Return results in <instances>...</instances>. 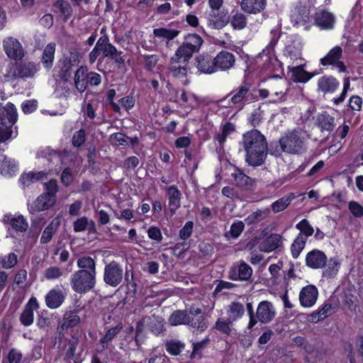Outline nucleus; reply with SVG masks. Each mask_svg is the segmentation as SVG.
I'll return each mask as SVG.
<instances>
[{
  "mask_svg": "<svg viewBox=\"0 0 363 363\" xmlns=\"http://www.w3.org/2000/svg\"><path fill=\"white\" fill-rule=\"evenodd\" d=\"M276 311L273 304L268 301H261L257 308L256 319L262 323H269L275 317Z\"/></svg>",
  "mask_w": 363,
  "mask_h": 363,
  "instance_id": "obj_11",
  "label": "nucleus"
},
{
  "mask_svg": "<svg viewBox=\"0 0 363 363\" xmlns=\"http://www.w3.org/2000/svg\"><path fill=\"white\" fill-rule=\"evenodd\" d=\"M196 65L199 71L204 74H212L216 72L215 57L201 54L196 58Z\"/></svg>",
  "mask_w": 363,
  "mask_h": 363,
  "instance_id": "obj_17",
  "label": "nucleus"
},
{
  "mask_svg": "<svg viewBox=\"0 0 363 363\" xmlns=\"http://www.w3.org/2000/svg\"><path fill=\"white\" fill-rule=\"evenodd\" d=\"M235 130V125L232 123H226L222 129L220 133H217L215 135V139L220 144H223L226 140V138L230 135Z\"/></svg>",
  "mask_w": 363,
  "mask_h": 363,
  "instance_id": "obj_47",
  "label": "nucleus"
},
{
  "mask_svg": "<svg viewBox=\"0 0 363 363\" xmlns=\"http://www.w3.org/2000/svg\"><path fill=\"white\" fill-rule=\"evenodd\" d=\"M13 133V127L0 125V143L9 140Z\"/></svg>",
  "mask_w": 363,
  "mask_h": 363,
  "instance_id": "obj_63",
  "label": "nucleus"
},
{
  "mask_svg": "<svg viewBox=\"0 0 363 363\" xmlns=\"http://www.w3.org/2000/svg\"><path fill=\"white\" fill-rule=\"evenodd\" d=\"M102 53V56L99 60H102L106 57H112L113 54L117 53V48L110 43L109 38L106 34H104L100 37L93 48L89 54V62L90 64H94L97 58Z\"/></svg>",
  "mask_w": 363,
  "mask_h": 363,
  "instance_id": "obj_7",
  "label": "nucleus"
},
{
  "mask_svg": "<svg viewBox=\"0 0 363 363\" xmlns=\"http://www.w3.org/2000/svg\"><path fill=\"white\" fill-rule=\"evenodd\" d=\"M252 274V268L245 262L238 266V270L233 269L229 272V278L232 280H248Z\"/></svg>",
  "mask_w": 363,
  "mask_h": 363,
  "instance_id": "obj_25",
  "label": "nucleus"
},
{
  "mask_svg": "<svg viewBox=\"0 0 363 363\" xmlns=\"http://www.w3.org/2000/svg\"><path fill=\"white\" fill-rule=\"evenodd\" d=\"M327 256L319 250L314 249L307 253L306 256V264L307 267L317 269L325 267L327 263Z\"/></svg>",
  "mask_w": 363,
  "mask_h": 363,
  "instance_id": "obj_12",
  "label": "nucleus"
},
{
  "mask_svg": "<svg viewBox=\"0 0 363 363\" xmlns=\"http://www.w3.org/2000/svg\"><path fill=\"white\" fill-rule=\"evenodd\" d=\"M63 60L74 66H77L80 62V53L76 48H71L69 50V55Z\"/></svg>",
  "mask_w": 363,
  "mask_h": 363,
  "instance_id": "obj_55",
  "label": "nucleus"
},
{
  "mask_svg": "<svg viewBox=\"0 0 363 363\" xmlns=\"http://www.w3.org/2000/svg\"><path fill=\"white\" fill-rule=\"evenodd\" d=\"M44 277L48 280L58 279L63 276L62 269L57 266L47 268L43 273Z\"/></svg>",
  "mask_w": 363,
  "mask_h": 363,
  "instance_id": "obj_48",
  "label": "nucleus"
},
{
  "mask_svg": "<svg viewBox=\"0 0 363 363\" xmlns=\"http://www.w3.org/2000/svg\"><path fill=\"white\" fill-rule=\"evenodd\" d=\"M349 210L356 218H361L363 216V207L356 201H350L349 203Z\"/></svg>",
  "mask_w": 363,
  "mask_h": 363,
  "instance_id": "obj_64",
  "label": "nucleus"
},
{
  "mask_svg": "<svg viewBox=\"0 0 363 363\" xmlns=\"http://www.w3.org/2000/svg\"><path fill=\"white\" fill-rule=\"evenodd\" d=\"M215 57L216 71H227L233 68L235 63V55L228 51L220 52Z\"/></svg>",
  "mask_w": 363,
  "mask_h": 363,
  "instance_id": "obj_16",
  "label": "nucleus"
},
{
  "mask_svg": "<svg viewBox=\"0 0 363 363\" xmlns=\"http://www.w3.org/2000/svg\"><path fill=\"white\" fill-rule=\"evenodd\" d=\"M240 5L244 12L257 14L265 9L267 0H241Z\"/></svg>",
  "mask_w": 363,
  "mask_h": 363,
  "instance_id": "obj_21",
  "label": "nucleus"
},
{
  "mask_svg": "<svg viewBox=\"0 0 363 363\" xmlns=\"http://www.w3.org/2000/svg\"><path fill=\"white\" fill-rule=\"evenodd\" d=\"M342 53V48L340 46H336L325 57L320 60V64L323 66L333 65L339 60Z\"/></svg>",
  "mask_w": 363,
  "mask_h": 363,
  "instance_id": "obj_36",
  "label": "nucleus"
},
{
  "mask_svg": "<svg viewBox=\"0 0 363 363\" xmlns=\"http://www.w3.org/2000/svg\"><path fill=\"white\" fill-rule=\"evenodd\" d=\"M306 241V238L302 237V235H297L291 246V255L294 258H297L299 256L300 253L305 247Z\"/></svg>",
  "mask_w": 363,
  "mask_h": 363,
  "instance_id": "obj_42",
  "label": "nucleus"
},
{
  "mask_svg": "<svg viewBox=\"0 0 363 363\" xmlns=\"http://www.w3.org/2000/svg\"><path fill=\"white\" fill-rule=\"evenodd\" d=\"M80 322L79 316L74 313H71L66 315L64 318V322L62 326L68 328L76 326Z\"/></svg>",
  "mask_w": 363,
  "mask_h": 363,
  "instance_id": "obj_56",
  "label": "nucleus"
},
{
  "mask_svg": "<svg viewBox=\"0 0 363 363\" xmlns=\"http://www.w3.org/2000/svg\"><path fill=\"white\" fill-rule=\"evenodd\" d=\"M39 308L37 299L32 296L25 306L20 316L21 323L25 326H29L33 323V311Z\"/></svg>",
  "mask_w": 363,
  "mask_h": 363,
  "instance_id": "obj_19",
  "label": "nucleus"
},
{
  "mask_svg": "<svg viewBox=\"0 0 363 363\" xmlns=\"http://www.w3.org/2000/svg\"><path fill=\"white\" fill-rule=\"evenodd\" d=\"M184 345L178 340H171L166 343L167 351L172 355H179L184 349Z\"/></svg>",
  "mask_w": 363,
  "mask_h": 363,
  "instance_id": "obj_49",
  "label": "nucleus"
},
{
  "mask_svg": "<svg viewBox=\"0 0 363 363\" xmlns=\"http://www.w3.org/2000/svg\"><path fill=\"white\" fill-rule=\"evenodd\" d=\"M311 0H298L294 10L291 11L290 18L294 26H304L305 29L309 28L311 22Z\"/></svg>",
  "mask_w": 363,
  "mask_h": 363,
  "instance_id": "obj_6",
  "label": "nucleus"
},
{
  "mask_svg": "<svg viewBox=\"0 0 363 363\" xmlns=\"http://www.w3.org/2000/svg\"><path fill=\"white\" fill-rule=\"evenodd\" d=\"M250 89V84L247 82H243L235 91L232 96L230 101L234 104H237L242 101L247 96Z\"/></svg>",
  "mask_w": 363,
  "mask_h": 363,
  "instance_id": "obj_38",
  "label": "nucleus"
},
{
  "mask_svg": "<svg viewBox=\"0 0 363 363\" xmlns=\"http://www.w3.org/2000/svg\"><path fill=\"white\" fill-rule=\"evenodd\" d=\"M54 7L60 11L61 15L64 18L65 21H66L72 13V8L71 5L66 1H57L54 4Z\"/></svg>",
  "mask_w": 363,
  "mask_h": 363,
  "instance_id": "obj_43",
  "label": "nucleus"
},
{
  "mask_svg": "<svg viewBox=\"0 0 363 363\" xmlns=\"http://www.w3.org/2000/svg\"><path fill=\"white\" fill-rule=\"evenodd\" d=\"M291 79L295 82L306 83L317 73H309L303 69L302 66H296L290 68Z\"/></svg>",
  "mask_w": 363,
  "mask_h": 363,
  "instance_id": "obj_29",
  "label": "nucleus"
},
{
  "mask_svg": "<svg viewBox=\"0 0 363 363\" xmlns=\"http://www.w3.org/2000/svg\"><path fill=\"white\" fill-rule=\"evenodd\" d=\"M169 321L172 325H189L200 332L205 330L208 327L202 310L194 307H191L189 311H174Z\"/></svg>",
  "mask_w": 363,
  "mask_h": 363,
  "instance_id": "obj_4",
  "label": "nucleus"
},
{
  "mask_svg": "<svg viewBox=\"0 0 363 363\" xmlns=\"http://www.w3.org/2000/svg\"><path fill=\"white\" fill-rule=\"evenodd\" d=\"M167 196L169 210L174 214L181 206L182 194L176 186L172 185L167 189Z\"/></svg>",
  "mask_w": 363,
  "mask_h": 363,
  "instance_id": "obj_23",
  "label": "nucleus"
},
{
  "mask_svg": "<svg viewBox=\"0 0 363 363\" xmlns=\"http://www.w3.org/2000/svg\"><path fill=\"white\" fill-rule=\"evenodd\" d=\"M17 255L13 252L9 253L2 259V267L4 269H11L17 264Z\"/></svg>",
  "mask_w": 363,
  "mask_h": 363,
  "instance_id": "obj_61",
  "label": "nucleus"
},
{
  "mask_svg": "<svg viewBox=\"0 0 363 363\" xmlns=\"http://www.w3.org/2000/svg\"><path fill=\"white\" fill-rule=\"evenodd\" d=\"M232 176L233 177L236 184L239 186L243 187L252 184V179L240 170L233 173Z\"/></svg>",
  "mask_w": 363,
  "mask_h": 363,
  "instance_id": "obj_51",
  "label": "nucleus"
},
{
  "mask_svg": "<svg viewBox=\"0 0 363 363\" xmlns=\"http://www.w3.org/2000/svg\"><path fill=\"white\" fill-rule=\"evenodd\" d=\"M87 72L86 67H79L74 73V83L75 88L80 92H84L87 87Z\"/></svg>",
  "mask_w": 363,
  "mask_h": 363,
  "instance_id": "obj_26",
  "label": "nucleus"
},
{
  "mask_svg": "<svg viewBox=\"0 0 363 363\" xmlns=\"http://www.w3.org/2000/svg\"><path fill=\"white\" fill-rule=\"evenodd\" d=\"M39 69V65L33 62H21L16 63L9 73L14 79L21 78L26 79L33 78Z\"/></svg>",
  "mask_w": 363,
  "mask_h": 363,
  "instance_id": "obj_8",
  "label": "nucleus"
},
{
  "mask_svg": "<svg viewBox=\"0 0 363 363\" xmlns=\"http://www.w3.org/2000/svg\"><path fill=\"white\" fill-rule=\"evenodd\" d=\"M296 228L298 229L300 233L298 235L306 238V239L311 236L314 233V229L306 219H303L298 223L296 225Z\"/></svg>",
  "mask_w": 363,
  "mask_h": 363,
  "instance_id": "obj_44",
  "label": "nucleus"
},
{
  "mask_svg": "<svg viewBox=\"0 0 363 363\" xmlns=\"http://www.w3.org/2000/svg\"><path fill=\"white\" fill-rule=\"evenodd\" d=\"M318 296V289L314 285L304 286L299 294L300 304L303 307H312L316 302Z\"/></svg>",
  "mask_w": 363,
  "mask_h": 363,
  "instance_id": "obj_13",
  "label": "nucleus"
},
{
  "mask_svg": "<svg viewBox=\"0 0 363 363\" xmlns=\"http://www.w3.org/2000/svg\"><path fill=\"white\" fill-rule=\"evenodd\" d=\"M55 47V43H49L43 50L41 62L43 66L48 69H51L53 65Z\"/></svg>",
  "mask_w": 363,
  "mask_h": 363,
  "instance_id": "obj_32",
  "label": "nucleus"
},
{
  "mask_svg": "<svg viewBox=\"0 0 363 363\" xmlns=\"http://www.w3.org/2000/svg\"><path fill=\"white\" fill-rule=\"evenodd\" d=\"M60 225V219L54 218L43 230L40 237V243L47 244L50 242L52 236L56 234Z\"/></svg>",
  "mask_w": 363,
  "mask_h": 363,
  "instance_id": "obj_31",
  "label": "nucleus"
},
{
  "mask_svg": "<svg viewBox=\"0 0 363 363\" xmlns=\"http://www.w3.org/2000/svg\"><path fill=\"white\" fill-rule=\"evenodd\" d=\"M194 223L192 221H187L184 226L179 230V238L186 240L189 238L193 233Z\"/></svg>",
  "mask_w": 363,
  "mask_h": 363,
  "instance_id": "obj_60",
  "label": "nucleus"
},
{
  "mask_svg": "<svg viewBox=\"0 0 363 363\" xmlns=\"http://www.w3.org/2000/svg\"><path fill=\"white\" fill-rule=\"evenodd\" d=\"M231 25L235 29L241 30L247 25L246 16L241 13H236L231 19Z\"/></svg>",
  "mask_w": 363,
  "mask_h": 363,
  "instance_id": "obj_53",
  "label": "nucleus"
},
{
  "mask_svg": "<svg viewBox=\"0 0 363 363\" xmlns=\"http://www.w3.org/2000/svg\"><path fill=\"white\" fill-rule=\"evenodd\" d=\"M339 86V81L333 76L324 75L318 81V89L324 94L334 93Z\"/></svg>",
  "mask_w": 363,
  "mask_h": 363,
  "instance_id": "obj_20",
  "label": "nucleus"
},
{
  "mask_svg": "<svg viewBox=\"0 0 363 363\" xmlns=\"http://www.w3.org/2000/svg\"><path fill=\"white\" fill-rule=\"evenodd\" d=\"M316 124L322 132H331L335 128V118L325 112L317 116Z\"/></svg>",
  "mask_w": 363,
  "mask_h": 363,
  "instance_id": "obj_30",
  "label": "nucleus"
},
{
  "mask_svg": "<svg viewBox=\"0 0 363 363\" xmlns=\"http://www.w3.org/2000/svg\"><path fill=\"white\" fill-rule=\"evenodd\" d=\"M65 295V293L60 289H51L45 296L47 306L51 309L59 308L64 302Z\"/></svg>",
  "mask_w": 363,
  "mask_h": 363,
  "instance_id": "obj_22",
  "label": "nucleus"
},
{
  "mask_svg": "<svg viewBox=\"0 0 363 363\" xmlns=\"http://www.w3.org/2000/svg\"><path fill=\"white\" fill-rule=\"evenodd\" d=\"M296 198L294 194H287L278 200L273 202L271 205L272 211L274 213H278L279 212L285 210L291 203V202Z\"/></svg>",
  "mask_w": 363,
  "mask_h": 363,
  "instance_id": "obj_34",
  "label": "nucleus"
},
{
  "mask_svg": "<svg viewBox=\"0 0 363 363\" xmlns=\"http://www.w3.org/2000/svg\"><path fill=\"white\" fill-rule=\"evenodd\" d=\"M228 23V19L223 12L219 10L211 11L208 18V26L214 29H220Z\"/></svg>",
  "mask_w": 363,
  "mask_h": 363,
  "instance_id": "obj_27",
  "label": "nucleus"
},
{
  "mask_svg": "<svg viewBox=\"0 0 363 363\" xmlns=\"http://www.w3.org/2000/svg\"><path fill=\"white\" fill-rule=\"evenodd\" d=\"M180 30L167 28H159L153 30L155 37L167 40V41L174 39L179 35Z\"/></svg>",
  "mask_w": 363,
  "mask_h": 363,
  "instance_id": "obj_35",
  "label": "nucleus"
},
{
  "mask_svg": "<svg viewBox=\"0 0 363 363\" xmlns=\"http://www.w3.org/2000/svg\"><path fill=\"white\" fill-rule=\"evenodd\" d=\"M241 144L246 152V162L250 165L259 166L264 162L267 152V143L259 130L255 129L243 134Z\"/></svg>",
  "mask_w": 363,
  "mask_h": 363,
  "instance_id": "obj_3",
  "label": "nucleus"
},
{
  "mask_svg": "<svg viewBox=\"0 0 363 363\" xmlns=\"http://www.w3.org/2000/svg\"><path fill=\"white\" fill-rule=\"evenodd\" d=\"M270 210L268 208L264 209H258L250 214L245 220L249 224L257 223L268 218Z\"/></svg>",
  "mask_w": 363,
  "mask_h": 363,
  "instance_id": "obj_39",
  "label": "nucleus"
},
{
  "mask_svg": "<svg viewBox=\"0 0 363 363\" xmlns=\"http://www.w3.org/2000/svg\"><path fill=\"white\" fill-rule=\"evenodd\" d=\"M55 202V199H52L48 195L42 194L31 204L28 205V209L30 213L34 214L51 208Z\"/></svg>",
  "mask_w": 363,
  "mask_h": 363,
  "instance_id": "obj_15",
  "label": "nucleus"
},
{
  "mask_svg": "<svg viewBox=\"0 0 363 363\" xmlns=\"http://www.w3.org/2000/svg\"><path fill=\"white\" fill-rule=\"evenodd\" d=\"M128 137L121 133H116L110 135V142L113 145L125 146L128 145Z\"/></svg>",
  "mask_w": 363,
  "mask_h": 363,
  "instance_id": "obj_54",
  "label": "nucleus"
},
{
  "mask_svg": "<svg viewBox=\"0 0 363 363\" xmlns=\"http://www.w3.org/2000/svg\"><path fill=\"white\" fill-rule=\"evenodd\" d=\"M4 49L7 56L13 60H21L24 57V50L20 42L13 37H8L4 40Z\"/></svg>",
  "mask_w": 363,
  "mask_h": 363,
  "instance_id": "obj_10",
  "label": "nucleus"
},
{
  "mask_svg": "<svg viewBox=\"0 0 363 363\" xmlns=\"http://www.w3.org/2000/svg\"><path fill=\"white\" fill-rule=\"evenodd\" d=\"M147 320H150L149 325L154 333L158 335L163 331L164 325L162 318L153 315L152 317L147 316Z\"/></svg>",
  "mask_w": 363,
  "mask_h": 363,
  "instance_id": "obj_45",
  "label": "nucleus"
},
{
  "mask_svg": "<svg viewBox=\"0 0 363 363\" xmlns=\"http://www.w3.org/2000/svg\"><path fill=\"white\" fill-rule=\"evenodd\" d=\"M227 313L228 318L233 321H235L244 315V306L240 302L233 301L229 305Z\"/></svg>",
  "mask_w": 363,
  "mask_h": 363,
  "instance_id": "obj_37",
  "label": "nucleus"
},
{
  "mask_svg": "<svg viewBox=\"0 0 363 363\" xmlns=\"http://www.w3.org/2000/svg\"><path fill=\"white\" fill-rule=\"evenodd\" d=\"M3 222L5 224L10 225L13 230L18 232H26L28 228V222L21 215L16 217L5 215L3 218Z\"/></svg>",
  "mask_w": 363,
  "mask_h": 363,
  "instance_id": "obj_24",
  "label": "nucleus"
},
{
  "mask_svg": "<svg viewBox=\"0 0 363 363\" xmlns=\"http://www.w3.org/2000/svg\"><path fill=\"white\" fill-rule=\"evenodd\" d=\"M281 150L287 153L301 155L306 151V140L299 130H294L279 140Z\"/></svg>",
  "mask_w": 363,
  "mask_h": 363,
  "instance_id": "obj_5",
  "label": "nucleus"
},
{
  "mask_svg": "<svg viewBox=\"0 0 363 363\" xmlns=\"http://www.w3.org/2000/svg\"><path fill=\"white\" fill-rule=\"evenodd\" d=\"M123 270L116 261L111 262L104 268V281L110 286L116 287L123 281Z\"/></svg>",
  "mask_w": 363,
  "mask_h": 363,
  "instance_id": "obj_9",
  "label": "nucleus"
},
{
  "mask_svg": "<svg viewBox=\"0 0 363 363\" xmlns=\"http://www.w3.org/2000/svg\"><path fill=\"white\" fill-rule=\"evenodd\" d=\"M86 140V133L85 130L83 129H80L79 130L75 132L72 136V143L73 146L76 147H81Z\"/></svg>",
  "mask_w": 363,
  "mask_h": 363,
  "instance_id": "obj_57",
  "label": "nucleus"
},
{
  "mask_svg": "<svg viewBox=\"0 0 363 363\" xmlns=\"http://www.w3.org/2000/svg\"><path fill=\"white\" fill-rule=\"evenodd\" d=\"M203 43L202 38L196 33L188 34L184 37V42L169 60L168 69L174 77L182 79L186 76L189 60L194 53L200 50Z\"/></svg>",
  "mask_w": 363,
  "mask_h": 363,
  "instance_id": "obj_1",
  "label": "nucleus"
},
{
  "mask_svg": "<svg viewBox=\"0 0 363 363\" xmlns=\"http://www.w3.org/2000/svg\"><path fill=\"white\" fill-rule=\"evenodd\" d=\"M17 164L14 160L5 155H0V172L4 175H11L17 171Z\"/></svg>",
  "mask_w": 363,
  "mask_h": 363,
  "instance_id": "obj_33",
  "label": "nucleus"
},
{
  "mask_svg": "<svg viewBox=\"0 0 363 363\" xmlns=\"http://www.w3.org/2000/svg\"><path fill=\"white\" fill-rule=\"evenodd\" d=\"M245 224L242 221L233 223L230 226L229 232L225 233V237L229 239L230 238H237L243 231Z\"/></svg>",
  "mask_w": 363,
  "mask_h": 363,
  "instance_id": "obj_50",
  "label": "nucleus"
},
{
  "mask_svg": "<svg viewBox=\"0 0 363 363\" xmlns=\"http://www.w3.org/2000/svg\"><path fill=\"white\" fill-rule=\"evenodd\" d=\"M233 322L229 318L228 319L218 318L216 322L215 328L220 333L229 335L232 331Z\"/></svg>",
  "mask_w": 363,
  "mask_h": 363,
  "instance_id": "obj_46",
  "label": "nucleus"
},
{
  "mask_svg": "<svg viewBox=\"0 0 363 363\" xmlns=\"http://www.w3.org/2000/svg\"><path fill=\"white\" fill-rule=\"evenodd\" d=\"M17 118L16 108L13 104L8 103L0 108V125L13 127Z\"/></svg>",
  "mask_w": 363,
  "mask_h": 363,
  "instance_id": "obj_14",
  "label": "nucleus"
},
{
  "mask_svg": "<svg viewBox=\"0 0 363 363\" xmlns=\"http://www.w3.org/2000/svg\"><path fill=\"white\" fill-rule=\"evenodd\" d=\"M123 325L118 323L116 327L111 328L105 334L104 337L100 340V343L103 349L107 348L108 343L111 342L122 330Z\"/></svg>",
  "mask_w": 363,
  "mask_h": 363,
  "instance_id": "obj_41",
  "label": "nucleus"
},
{
  "mask_svg": "<svg viewBox=\"0 0 363 363\" xmlns=\"http://www.w3.org/2000/svg\"><path fill=\"white\" fill-rule=\"evenodd\" d=\"M281 244V238L279 234H271L259 246L262 252H272L277 249Z\"/></svg>",
  "mask_w": 363,
  "mask_h": 363,
  "instance_id": "obj_28",
  "label": "nucleus"
},
{
  "mask_svg": "<svg viewBox=\"0 0 363 363\" xmlns=\"http://www.w3.org/2000/svg\"><path fill=\"white\" fill-rule=\"evenodd\" d=\"M79 270L70 277V285L77 294H86L96 284V262L89 256L79 257L77 262Z\"/></svg>",
  "mask_w": 363,
  "mask_h": 363,
  "instance_id": "obj_2",
  "label": "nucleus"
},
{
  "mask_svg": "<svg viewBox=\"0 0 363 363\" xmlns=\"http://www.w3.org/2000/svg\"><path fill=\"white\" fill-rule=\"evenodd\" d=\"M89 220L86 216L77 219L73 223L74 230L76 233L84 231L89 226Z\"/></svg>",
  "mask_w": 363,
  "mask_h": 363,
  "instance_id": "obj_59",
  "label": "nucleus"
},
{
  "mask_svg": "<svg viewBox=\"0 0 363 363\" xmlns=\"http://www.w3.org/2000/svg\"><path fill=\"white\" fill-rule=\"evenodd\" d=\"M314 20L319 28L328 30L334 27L335 17L331 12L323 9L315 13Z\"/></svg>",
  "mask_w": 363,
  "mask_h": 363,
  "instance_id": "obj_18",
  "label": "nucleus"
},
{
  "mask_svg": "<svg viewBox=\"0 0 363 363\" xmlns=\"http://www.w3.org/2000/svg\"><path fill=\"white\" fill-rule=\"evenodd\" d=\"M61 67L59 72V77L64 81H68L72 76V68L74 65L69 64L67 61L62 60L60 61Z\"/></svg>",
  "mask_w": 363,
  "mask_h": 363,
  "instance_id": "obj_52",
  "label": "nucleus"
},
{
  "mask_svg": "<svg viewBox=\"0 0 363 363\" xmlns=\"http://www.w3.org/2000/svg\"><path fill=\"white\" fill-rule=\"evenodd\" d=\"M61 182L65 186H68L71 184L74 179L72 170L69 167H66L61 174Z\"/></svg>",
  "mask_w": 363,
  "mask_h": 363,
  "instance_id": "obj_62",
  "label": "nucleus"
},
{
  "mask_svg": "<svg viewBox=\"0 0 363 363\" xmlns=\"http://www.w3.org/2000/svg\"><path fill=\"white\" fill-rule=\"evenodd\" d=\"M46 192L44 194L48 195L52 199H56V194L58 191V185L55 179H51L45 184Z\"/></svg>",
  "mask_w": 363,
  "mask_h": 363,
  "instance_id": "obj_58",
  "label": "nucleus"
},
{
  "mask_svg": "<svg viewBox=\"0 0 363 363\" xmlns=\"http://www.w3.org/2000/svg\"><path fill=\"white\" fill-rule=\"evenodd\" d=\"M81 333L79 331L74 332L69 340L68 349L66 352V357L69 359H74L75 351L79 342Z\"/></svg>",
  "mask_w": 363,
  "mask_h": 363,
  "instance_id": "obj_40",
  "label": "nucleus"
}]
</instances>
